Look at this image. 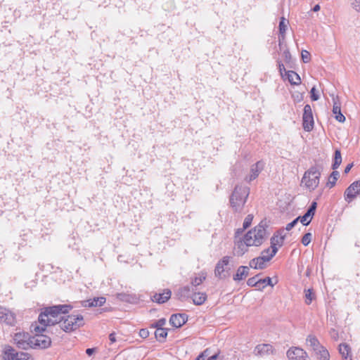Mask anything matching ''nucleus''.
I'll return each mask as SVG.
<instances>
[{"label": "nucleus", "instance_id": "40", "mask_svg": "<svg viewBox=\"0 0 360 360\" xmlns=\"http://www.w3.org/2000/svg\"><path fill=\"white\" fill-rule=\"evenodd\" d=\"M299 220L304 226H307L311 222L312 218H311L307 213H305L303 216L298 217Z\"/></svg>", "mask_w": 360, "mask_h": 360}, {"label": "nucleus", "instance_id": "48", "mask_svg": "<svg viewBox=\"0 0 360 360\" xmlns=\"http://www.w3.org/2000/svg\"><path fill=\"white\" fill-rule=\"evenodd\" d=\"M299 218L295 219L293 221H292L290 223L288 224L285 226L286 231L291 230L298 222Z\"/></svg>", "mask_w": 360, "mask_h": 360}, {"label": "nucleus", "instance_id": "34", "mask_svg": "<svg viewBox=\"0 0 360 360\" xmlns=\"http://www.w3.org/2000/svg\"><path fill=\"white\" fill-rule=\"evenodd\" d=\"M288 21L285 20L284 17H282L279 22V32L283 38L285 37V32L287 30V25Z\"/></svg>", "mask_w": 360, "mask_h": 360}, {"label": "nucleus", "instance_id": "59", "mask_svg": "<svg viewBox=\"0 0 360 360\" xmlns=\"http://www.w3.org/2000/svg\"><path fill=\"white\" fill-rule=\"evenodd\" d=\"M313 11L316 12L320 10V6L319 4H316L312 8Z\"/></svg>", "mask_w": 360, "mask_h": 360}, {"label": "nucleus", "instance_id": "20", "mask_svg": "<svg viewBox=\"0 0 360 360\" xmlns=\"http://www.w3.org/2000/svg\"><path fill=\"white\" fill-rule=\"evenodd\" d=\"M172 292L169 289H165L162 293H155L151 300L158 304H163L167 302L171 297Z\"/></svg>", "mask_w": 360, "mask_h": 360}, {"label": "nucleus", "instance_id": "47", "mask_svg": "<svg viewBox=\"0 0 360 360\" xmlns=\"http://www.w3.org/2000/svg\"><path fill=\"white\" fill-rule=\"evenodd\" d=\"M283 56L285 63H289L291 60V54L288 50H285L283 53Z\"/></svg>", "mask_w": 360, "mask_h": 360}, {"label": "nucleus", "instance_id": "41", "mask_svg": "<svg viewBox=\"0 0 360 360\" xmlns=\"http://www.w3.org/2000/svg\"><path fill=\"white\" fill-rule=\"evenodd\" d=\"M165 323H166V319L162 318V319L158 320L154 323H153L152 327L155 328L156 329L163 328V326L165 325Z\"/></svg>", "mask_w": 360, "mask_h": 360}, {"label": "nucleus", "instance_id": "50", "mask_svg": "<svg viewBox=\"0 0 360 360\" xmlns=\"http://www.w3.org/2000/svg\"><path fill=\"white\" fill-rule=\"evenodd\" d=\"M352 7L356 11L360 13V0H354L352 3Z\"/></svg>", "mask_w": 360, "mask_h": 360}, {"label": "nucleus", "instance_id": "60", "mask_svg": "<svg viewBox=\"0 0 360 360\" xmlns=\"http://www.w3.org/2000/svg\"><path fill=\"white\" fill-rule=\"evenodd\" d=\"M195 360H205V357L203 356L202 354H201V353L197 356V358L195 359Z\"/></svg>", "mask_w": 360, "mask_h": 360}, {"label": "nucleus", "instance_id": "1", "mask_svg": "<svg viewBox=\"0 0 360 360\" xmlns=\"http://www.w3.org/2000/svg\"><path fill=\"white\" fill-rule=\"evenodd\" d=\"M72 308V306L68 304H58L44 308L38 319L41 326H33L34 330L42 333L45 330L46 326L60 323L63 316L62 314L68 313Z\"/></svg>", "mask_w": 360, "mask_h": 360}, {"label": "nucleus", "instance_id": "31", "mask_svg": "<svg viewBox=\"0 0 360 360\" xmlns=\"http://www.w3.org/2000/svg\"><path fill=\"white\" fill-rule=\"evenodd\" d=\"M342 162V156L340 150H335V154H334V158H333V162L332 165V169H336L339 167Z\"/></svg>", "mask_w": 360, "mask_h": 360}, {"label": "nucleus", "instance_id": "25", "mask_svg": "<svg viewBox=\"0 0 360 360\" xmlns=\"http://www.w3.org/2000/svg\"><path fill=\"white\" fill-rule=\"evenodd\" d=\"M339 352L344 360H352L350 347L347 344H340L339 345Z\"/></svg>", "mask_w": 360, "mask_h": 360}, {"label": "nucleus", "instance_id": "56", "mask_svg": "<svg viewBox=\"0 0 360 360\" xmlns=\"http://www.w3.org/2000/svg\"><path fill=\"white\" fill-rule=\"evenodd\" d=\"M352 164H349L346 166V167L345 168V173H348L351 168L352 167Z\"/></svg>", "mask_w": 360, "mask_h": 360}, {"label": "nucleus", "instance_id": "27", "mask_svg": "<svg viewBox=\"0 0 360 360\" xmlns=\"http://www.w3.org/2000/svg\"><path fill=\"white\" fill-rule=\"evenodd\" d=\"M285 73H286L288 79L291 84L298 85L301 83L300 77L297 72H295L292 70H289L288 72H285Z\"/></svg>", "mask_w": 360, "mask_h": 360}, {"label": "nucleus", "instance_id": "46", "mask_svg": "<svg viewBox=\"0 0 360 360\" xmlns=\"http://www.w3.org/2000/svg\"><path fill=\"white\" fill-rule=\"evenodd\" d=\"M273 238H275L274 242L276 245L281 246L283 243V240L285 239V236H274Z\"/></svg>", "mask_w": 360, "mask_h": 360}, {"label": "nucleus", "instance_id": "14", "mask_svg": "<svg viewBox=\"0 0 360 360\" xmlns=\"http://www.w3.org/2000/svg\"><path fill=\"white\" fill-rule=\"evenodd\" d=\"M36 333V336L32 338L34 341L32 345L44 349L49 347L51 343V338L44 335L38 334L39 333V332Z\"/></svg>", "mask_w": 360, "mask_h": 360}, {"label": "nucleus", "instance_id": "54", "mask_svg": "<svg viewBox=\"0 0 360 360\" xmlns=\"http://www.w3.org/2000/svg\"><path fill=\"white\" fill-rule=\"evenodd\" d=\"M95 352V348H88L86 349V354L88 356H91Z\"/></svg>", "mask_w": 360, "mask_h": 360}, {"label": "nucleus", "instance_id": "51", "mask_svg": "<svg viewBox=\"0 0 360 360\" xmlns=\"http://www.w3.org/2000/svg\"><path fill=\"white\" fill-rule=\"evenodd\" d=\"M245 229H244V226H243V228L238 229L235 233V239L242 238L240 237V235H242L244 230H245Z\"/></svg>", "mask_w": 360, "mask_h": 360}, {"label": "nucleus", "instance_id": "24", "mask_svg": "<svg viewBox=\"0 0 360 360\" xmlns=\"http://www.w3.org/2000/svg\"><path fill=\"white\" fill-rule=\"evenodd\" d=\"M274 240L275 238H271V247L264 250L261 253V256H265L266 257H271V259L276 254L278 248L276 247Z\"/></svg>", "mask_w": 360, "mask_h": 360}, {"label": "nucleus", "instance_id": "8", "mask_svg": "<svg viewBox=\"0 0 360 360\" xmlns=\"http://www.w3.org/2000/svg\"><path fill=\"white\" fill-rule=\"evenodd\" d=\"M314 117L310 105L307 104L304 107L302 115V126L306 131H311L314 128Z\"/></svg>", "mask_w": 360, "mask_h": 360}, {"label": "nucleus", "instance_id": "22", "mask_svg": "<svg viewBox=\"0 0 360 360\" xmlns=\"http://www.w3.org/2000/svg\"><path fill=\"white\" fill-rule=\"evenodd\" d=\"M117 297L122 302H128L130 304H137L139 302V297L136 294L129 293H118Z\"/></svg>", "mask_w": 360, "mask_h": 360}, {"label": "nucleus", "instance_id": "35", "mask_svg": "<svg viewBox=\"0 0 360 360\" xmlns=\"http://www.w3.org/2000/svg\"><path fill=\"white\" fill-rule=\"evenodd\" d=\"M205 278H206L205 274L201 273L199 275V276H196L194 278H192L191 282L192 287H197V286L200 285L205 280Z\"/></svg>", "mask_w": 360, "mask_h": 360}, {"label": "nucleus", "instance_id": "19", "mask_svg": "<svg viewBox=\"0 0 360 360\" xmlns=\"http://www.w3.org/2000/svg\"><path fill=\"white\" fill-rule=\"evenodd\" d=\"M333 113L335 115V118L339 122H344L345 117L341 112L340 103L338 96L333 97Z\"/></svg>", "mask_w": 360, "mask_h": 360}, {"label": "nucleus", "instance_id": "23", "mask_svg": "<svg viewBox=\"0 0 360 360\" xmlns=\"http://www.w3.org/2000/svg\"><path fill=\"white\" fill-rule=\"evenodd\" d=\"M249 271L250 266H240L233 275V279L236 282L244 280L249 275Z\"/></svg>", "mask_w": 360, "mask_h": 360}, {"label": "nucleus", "instance_id": "2", "mask_svg": "<svg viewBox=\"0 0 360 360\" xmlns=\"http://www.w3.org/2000/svg\"><path fill=\"white\" fill-rule=\"evenodd\" d=\"M250 194V188L237 185L230 196V205L235 212L242 213Z\"/></svg>", "mask_w": 360, "mask_h": 360}, {"label": "nucleus", "instance_id": "16", "mask_svg": "<svg viewBox=\"0 0 360 360\" xmlns=\"http://www.w3.org/2000/svg\"><path fill=\"white\" fill-rule=\"evenodd\" d=\"M254 353L257 356L264 357L273 353V347L270 344H261L256 346Z\"/></svg>", "mask_w": 360, "mask_h": 360}, {"label": "nucleus", "instance_id": "29", "mask_svg": "<svg viewBox=\"0 0 360 360\" xmlns=\"http://www.w3.org/2000/svg\"><path fill=\"white\" fill-rule=\"evenodd\" d=\"M207 295L204 292H195L193 295V302L195 305H201L206 300Z\"/></svg>", "mask_w": 360, "mask_h": 360}, {"label": "nucleus", "instance_id": "11", "mask_svg": "<svg viewBox=\"0 0 360 360\" xmlns=\"http://www.w3.org/2000/svg\"><path fill=\"white\" fill-rule=\"evenodd\" d=\"M252 246L248 244L246 238L243 236V238L235 239L234 240V255L240 257L243 256L248 250V247Z\"/></svg>", "mask_w": 360, "mask_h": 360}, {"label": "nucleus", "instance_id": "32", "mask_svg": "<svg viewBox=\"0 0 360 360\" xmlns=\"http://www.w3.org/2000/svg\"><path fill=\"white\" fill-rule=\"evenodd\" d=\"M259 275H256L253 277L250 278L247 281V285L248 286H251V287H256L257 289L259 290H262V287H261L259 285Z\"/></svg>", "mask_w": 360, "mask_h": 360}, {"label": "nucleus", "instance_id": "28", "mask_svg": "<svg viewBox=\"0 0 360 360\" xmlns=\"http://www.w3.org/2000/svg\"><path fill=\"white\" fill-rule=\"evenodd\" d=\"M193 292V287L188 285L184 286L178 290V296L180 299H186L190 297Z\"/></svg>", "mask_w": 360, "mask_h": 360}, {"label": "nucleus", "instance_id": "17", "mask_svg": "<svg viewBox=\"0 0 360 360\" xmlns=\"http://www.w3.org/2000/svg\"><path fill=\"white\" fill-rule=\"evenodd\" d=\"M264 166V163L262 161H258L255 164L252 165L250 168V174L246 177V181L250 182L255 179L262 172Z\"/></svg>", "mask_w": 360, "mask_h": 360}, {"label": "nucleus", "instance_id": "33", "mask_svg": "<svg viewBox=\"0 0 360 360\" xmlns=\"http://www.w3.org/2000/svg\"><path fill=\"white\" fill-rule=\"evenodd\" d=\"M305 303L309 305L311 302L315 299L316 295L312 289H308L304 290Z\"/></svg>", "mask_w": 360, "mask_h": 360}, {"label": "nucleus", "instance_id": "36", "mask_svg": "<svg viewBox=\"0 0 360 360\" xmlns=\"http://www.w3.org/2000/svg\"><path fill=\"white\" fill-rule=\"evenodd\" d=\"M340 176V174L338 171H333L328 179V182L327 184L330 186V188H332L335 186L336 181L338 180V177Z\"/></svg>", "mask_w": 360, "mask_h": 360}, {"label": "nucleus", "instance_id": "13", "mask_svg": "<svg viewBox=\"0 0 360 360\" xmlns=\"http://www.w3.org/2000/svg\"><path fill=\"white\" fill-rule=\"evenodd\" d=\"M271 260V257L259 256L251 259L249 266L254 269H263L266 267V263Z\"/></svg>", "mask_w": 360, "mask_h": 360}, {"label": "nucleus", "instance_id": "10", "mask_svg": "<svg viewBox=\"0 0 360 360\" xmlns=\"http://www.w3.org/2000/svg\"><path fill=\"white\" fill-rule=\"evenodd\" d=\"M0 323L13 326L15 323V315L11 310L0 306Z\"/></svg>", "mask_w": 360, "mask_h": 360}, {"label": "nucleus", "instance_id": "12", "mask_svg": "<svg viewBox=\"0 0 360 360\" xmlns=\"http://www.w3.org/2000/svg\"><path fill=\"white\" fill-rule=\"evenodd\" d=\"M289 360H307V354L300 347H291L287 352Z\"/></svg>", "mask_w": 360, "mask_h": 360}, {"label": "nucleus", "instance_id": "15", "mask_svg": "<svg viewBox=\"0 0 360 360\" xmlns=\"http://www.w3.org/2000/svg\"><path fill=\"white\" fill-rule=\"evenodd\" d=\"M229 257L225 256L217 262L214 269L215 276L218 277L219 278H225L226 276L224 274L225 271L224 268L229 264Z\"/></svg>", "mask_w": 360, "mask_h": 360}, {"label": "nucleus", "instance_id": "18", "mask_svg": "<svg viewBox=\"0 0 360 360\" xmlns=\"http://www.w3.org/2000/svg\"><path fill=\"white\" fill-rule=\"evenodd\" d=\"M188 320V317L185 314H172L169 319L170 324L175 328H180Z\"/></svg>", "mask_w": 360, "mask_h": 360}, {"label": "nucleus", "instance_id": "4", "mask_svg": "<svg viewBox=\"0 0 360 360\" xmlns=\"http://www.w3.org/2000/svg\"><path fill=\"white\" fill-rule=\"evenodd\" d=\"M321 176V169L319 166L311 167L304 174L302 179V184L310 191L316 189L319 184Z\"/></svg>", "mask_w": 360, "mask_h": 360}, {"label": "nucleus", "instance_id": "39", "mask_svg": "<svg viewBox=\"0 0 360 360\" xmlns=\"http://www.w3.org/2000/svg\"><path fill=\"white\" fill-rule=\"evenodd\" d=\"M316 207H317L316 202H312L305 213H307L311 218H313V217L315 214Z\"/></svg>", "mask_w": 360, "mask_h": 360}, {"label": "nucleus", "instance_id": "21", "mask_svg": "<svg viewBox=\"0 0 360 360\" xmlns=\"http://www.w3.org/2000/svg\"><path fill=\"white\" fill-rule=\"evenodd\" d=\"M106 301L104 297H98L93 299L82 301V306L84 307H101L105 304Z\"/></svg>", "mask_w": 360, "mask_h": 360}, {"label": "nucleus", "instance_id": "37", "mask_svg": "<svg viewBox=\"0 0 360 360\" xmlns=\"http://www.w3.org/2000/svg\"><path fill=\"white\" fill-rule=\"evenodd\" d=\"M316 353L319 354V359L320 360H329L330 355L328 350L326 348L322 347L321 349L316 352Z\"/></svg>", "mask_w": 360, "mask_h": 360}, {"label": "nucleus", "instance_id": "44", "mask_svg": "<svg viewBox=\"0 0 360 360\" xmlns=\"http://www.w3.org/2000/svg\"><path fill=\"white\" fill-rule=\"evenodd\" d=\"M311 94V99L313 101H316L319 99L320 96L319 94L316 93V89L315 86H313L310 91Z\"/></svg>", "mask_w": 360, "mask_h": 360}, {"label": "nucleus", "instance_id": "38", "mask_svg": "<svg viewBox=\"0 0 360 360\" xmlns=\"http://www.w3.org/2000/svg\"><path fill=\"white\" fill-rule=\"evenodd\" d=\"M259 285L262 287V290L267 285L274 286V284L272 283V280L270 277H266L264 278H259Z\"/></svg>", "mask_w": 360, "mask_h": 360}, {"label": "nucleus", "instance_id": "42", "mask_svg": "<svg viewBox=\"0 0 360 360\" xmlns=\"http://www.w3.org/2000/svg\"><path fill=\"white\" fill-rule=\"evenodd\" d=\"M311 240V234L310 233H305L302 238V243L304 246H307Z\"/></svg>", "mask_w": 360, "mask_h": 360}, {"label": "nucleus", "instance_id": "3", "mask_svg": "<svg viewBox=\"0 0 360 360\" xmlns=\"http://www.w3.org/2000/svg\"><path fill=\"white\" fill-rule=\"evenodd\" d=\"M266 221H262L253 229L246 233L244 237L246 238L247 243L252 246L261 245L267 237Z\"/></svg>", "mask_w": 360, "mask_h": 360}, {"label": "nucleus", "instance_id": "30", "mask_svg": "<svg viewBox=\"0 0 360 360\" xmlns=\"http://www.w3.org/2000/svg\"><path fill=\"white\" fill-rule=\"evenodd\" d=\"M155 336L158 341L164 342L167 336V329L165 328L156 329Z\"/></svg>", "mask_w": 360, "mask_h": 360}, {"label": "nucleus", "instance_id": "52", "mask_svg": "<svg viewBox=\"0 0 360 360\" xmlns=\"http://www.w3.org/2000/svg\"><path fill=\"white\" fill-rule=\"evenodd\" d=\"M330 335L333 340H337L338 339V332L335 329H331Z\"/></svg>", "mask_w": 360, "mask_h": 360}, {"label": "nucleus", "instance_id": "57", "mask_svg": "<svg viewBox=\"0 0 360 360\" xmlns=\"http://www.w3.org/2000/svg\"><path fill=\"white\" fill-rule=\"evenodd\" d=\"M201 354H202L205 358L207 356L210 354L209 349H205L202 352H201Z\"/></svg>", "mask_w": 360, "mask_h": 360}, {"label": "nucleus", "instance_id": "7", "mask_svg": "<svg viewBox=\"0 0 360 360\" xmlns=\"http://www.w3.org/2000/svg\"><path fill=\"white\" fill-rule=\"evenodd\" d=\"M3 360H29V354L25 352H17L10 346L5 348L3 354Z\"/></svg>", "mask_w": 360, "mask_h": 360}, {"label": "nucleus", "instance_id": "61", "mask_svg": "<svg viewBox=\"0 0 360 360\" xmlns=\"http://www.w3.org/2000/svg\"><path fill=\"white\" fill-rule=\"evenodd\" d=\"M301 99H302V96H300V95H298V94H297V95L296 96V100H297V101H300Z\"/></svg>", "mask_w": 360, "mask_h": 360}, {"label": "nucleus", "instance_id": "43", "mask_svg": "<svg viewBox=\"0 0 360 360\" xmlns=\"http://www.w3.org/2000/svg\"><path fill=\"white\" fill-rule=\"evenodd\" d=\"M252 219H253V215L252 214H248L245 218V220H244L243 224V226H244V229H248L250 226Z\"/></svg>", "mask_w": 360, "mask_h": 360}, {"label": "nucleus", "instance_id": "49", "mask_svg": "<svg viewBox=\"0 0 360 360\" xmlns=\"http://www.w3.org/2000/svg\"><path fill=\"white\" fill-rule=\"evenodd\" d=\"M149 331L146 328H142L139 331V335L142 338H147L149 336Z\"/></svg>", "mask_w": 360, "mask_h": 360}, {"label": "nucleus", "instance_id": "53", "mask_svg": "<svg viewBox=\"0 0 360 360\" xmlns=\"http://www.w3.org/2000/svg\"><path fill=\"white\" fill-rule=\"evenodd\" d=\"M109 340L110 341L111 344H112V343L116 342L115 333H110L109 335Z\"/></svg>", "mask_w": 360, "mask_h": 360}, {"label": "nucleus", "instance_id": "45", "mask_svg": "<svg viewBox=\"0 0 360 360\" xmlns=\"http://www.w3.org/2000/svg\"><path fill=\"white\" fill-rule=\"evenodd\" d=\"M302 59L304 63H308L310 60V53L306 50H303L301 53Z\"/></svg>", "mask_w": 360, "mask_h": 360}, {"label": "nucleus", "instance_id": "6", "mask_svg": "<svg viewBox=\"0 0 360 360\" xmlns=\"http://www.w3.org/2000/svg\"><path fill=\"white\" fill-rule=\"evenodd\" d=\"M14 342L16 345L22 349H27L31 347L34 341L28 333H16L13 337Z\"/></svg>", "mask_w": 360, "mask_h": 360}, {"label": "nucleus", "instance_id": "58", "mask_svg": "<svg viewBox=\"0 0 360 360\" xmlns=\"http://www.w3.org/2000/svg\"><path fill=\"white\" fill-rule=\"evenodd\" d=\"M218 355H219V354H215L210 356L207 360H217V359L218 358Z\"/></svg>", "mask_w": 360, "mask_h": 360}, {"label": "nucleus", "instance_id": "9", "mask_svg": "<svg viewBox=\"0 0 360 360\" xmlns=\"http://www.w3.org/2000/svg\"><path fill=\"white\" fill-rule=\"evenodd\" d=\"M360 194V180L354 181L345 190L344 197L345 201L351 202Z\"/></svg>", "mask_w": 360, "mask_h": 360}, {"label": "nucleus", "instance_id": "26", "mask_svg": "<svg viewBox=\"0 0 360 360\" xmlns=\"http://www.w3.org/2000/svg\"><path fill=\"white\" fill-rule=\"evenodd\" d=\"M306 340L307 344L309 345L314 349V352H317L318 350L323 347L322 345H320L319 341L315 336L309 335L307 338Z\"/></svg>", "mask_w": 360, "mask_h": 360}, {"label": "nucleus", "instance_id": "5", "mask_svg": "<svg viewBox=\"0 0 360 360\" xmlns=\"http://www.w3.org/2000/svg\"><path fill=\"white\" fill-rule=\"evenodd\" d=\"M84 324V318L81 314L63 316L60 323V328L67 333L74 331Z\"/></svg>", "mask_w": 360, "mask_h": 360}, {"label": "nucleus", "instance_id": "55", "mask_svg": "<svg viewBox=\"0 0 360 360\" xmlns=\"http://www.w3.org/2000/svg\"><path fill=\"white\" fill-rule=\"evenodd\" d=\"M278 69H279L281 74H282L283 71L286 72L284 65L281 62H278Z\"/></svg>", "mask_w": 360, "mask_h": 360}]
</instances>
